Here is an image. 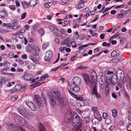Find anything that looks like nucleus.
Listing matches in <instances>:
<instances>
[{"label": "nucleus", "mask_w": 131, "mask_h": 131, "mask_svg": "<svg viewBox=\"0 0 131 131\" xmlns=\"http://www.w3.org/2000/svg\"><path fill=\"white\" fill-rule=\"evenodd\" d=\"M97 93V91L96 90V89L95 88V86H94V88H93L92 91V94L93 95H95Z\"/></svg>", "instance_id": "4c0bfd02"}, {"label": "nucleus", "mask_w": 131, "mask_h": 131, "mask_svg": "<svg viewBox=\"0 0 131 131\" xmlns=\"http://www.w3.org/2000/svg\"><path fill=\"white\" fill-rule=\"evenodd\" d=\"M38 24H36L32 26V28L33 30L35 31H38V29L37 28V27L38 26Z\"/></svg>", "instance_id": "2f4dec72"}, {"label": "nucleus", "mask_w": 131, "mask_h": 131, "mask_svg": "<svg viewBox=\"0 0 131 131\" xmlns=\"http://www.w3.org/2000/svg\"><path fill=\"white\" fill-rule=\"evenodd\" d=\"M52 5H51L50 4L48 3H46V2L45 1L44 6H45L47 8H49L50 6H52Z\"/></svg>", "instance_id": "72a5a7b5"}, {"label": "nucleus", "mask_w": 131, "mask_h": 131, "mask_svg": "<svg viewBox=\"0 0 131 131\" xmlns=\"http://www.w3.org/2000/svg\"><path fill=\"white\" fill-rule=\"evenodd\" d=\"M101 119H98L96 118H94L92 120V123L94 125L97 124L99 122L101 121Z\"/></svg>", "instance_id": "f3484780"}, {"label": "nucleus", "mask_w": 131, "mask_h": 131, "mask_svg": "<svg viewBox=\"0 0 131 131\" xmlns=\"http://www.w3.org/2000/svg\"><path fill=\"white\" fill-rule=\"evenodd\" d=\"M25 87H22L20 84L16 85L15 87V89L16 91H19L20 92H23L25 90Z\"/></svg>", "instance_id": "9b49d317"}, {"label": "nucleus", "mask_w": 131, "mask_h": 131, "mask_svg": "<svg viewBox=\"0 0 131 131\" xmlns=\"http://www.w3.org/2000/svg\"><path fill=\"white\" fill-rule=\"evenodd\" d=\"M7 126L9 129L12 131H19V130L20 131H27L24 127H19L12 123L8 124Z\"/></svg>", "instance_id": "0eeeda50"}, {"label": "nucleus", "mask_w": 131, "mask_h": 131, "mask_svg": "<svg viewBox=\"0 0 131 131\" xmlns=\"http://www.w3.org/2000/svg\"><path fill=\"white\" fill-rule=\"evenodd\" d=\"M124 14H121V13L119 14L117 16V18H120L123 16Z\"/></svg>", "instance_id": "680f3d73"}, {"label": "nucleus", "mask_w": 131, "mask_h": 131, "mask_svg": "<svg viewBox=\"0 0 131 131\" xmlns=\"http://www.w3.org/2000/svg\"><path fill=\"white\" fill-rule=\"evenodd\" d=\"M65 47H61L59 48V50L60 51L62 52L65 49Z\"/></svg>", "instance_id": "774afa93"}, {"label": "nucleus", "mask_w": 131, "mask_h": 131, "mask_svg": "<svg viewBox=\"0 0 131 131\" xmlns=\"http://www.w3.org/2000/svg\"><path fill=\"white\" fill-rule=\"evenodd\" d=\"M97 108L96 107H92V110L94 113L96 112H97Z\"/></svg>", "instance_id": "c03bdc74"}, {"label": "nucleus", "mask_w": 131, "mask_h": 131, "mask_svg": "<svg viewBox=\"0 0 131 131\" xmlns=\"http://www.w3.org/2000/svg\"><path fill=\"white\" fill-rule=\"evenodd\" d=\"M81 81L80 78L76 76L74 77L72 80V81L70 82L72 83H75L77 84H80Z\"/></svg>", "instance_id": "9d476101"}, {"label": "nucleus", "mask_w": 131, "mask_h": 131, "mask_svg": "<svg viewBox=\"0 0 131 131\" xmlns=\"http://www.w3.org/2000/svg\"><path fill=\"white\" fill-rule=\"evenodd\" d=\"M109 41L111 43L112 45H114L116 43L117 41L116 40H113L111 39V41H110L109 40Z\"/></svg>", "instance_id": "3c124183"}, {"label": "nucleus", "mask_w": 131, "mask_h": 131, "mask_svg": "<svg viewBox=\"0 0 131 131\" xmlns=\"http://www.w3.org/2000/svg\"><path fill=\"white\" fill-rule=\"evenodd\" d=\"M27 15V13H24L21 16V19H24L26 17V16Z\"/></svg>", "instance_id": "864d4df0"}, {"label": "nucleus", "mask_w": 131, "mask_h": 131, "mask_svg": "<svg viewBox=\"0 0 131 131\" xmlns=\"http://www.w3.org/2000/svg\"><path fill=\"white\" fill-rule=\"evenodd\" d=\"M10 8L13 10H14L15 9V7L14 5H11L9 6Z\"/></svg>", "instance_id": "8fccbe9b"}, {"label": "nucleus", "mask_w": 131, "mask_h": 131, "mask_svg": "<svg viewBox=\"0 0 131 131\" xmlns=\"http://www.w3.org/2000/svg\"><path fill=\"white\" fill-rule=\"evenodd\" d=\"M84 6V4L83 3H80L77 5L75 7L76 8L78 9H80L82 8H83Z\"/></svg>", "instance_id": "5701e85b"}, {"label": "nucleus", "mask_w": 131, "mask_h": 131, "mask_svg": "<svg viewBox=\"0 0 131 131\" xmlns=\"http://www.w3.org/2000/svg\"><path fill=\"white\" fill-rule=\"evenodd\" d=\"M34 103L31 101L27 102L26 104L33 111L36 110L37 108H39L40 106L43 107L47 105V102L46 98H43V101L40 96L38 95H35L34 96Z\"/></svg>", "instance_id": "f03ea898"}, {"label": "nucleus", "mask_w": 131, "mask_h": 131, "mask_svg": "<svg viewBox=\"0 0 131 131\" xmlns=\"http://www.w3.org/2000/svg\"><path fill=\"white\" fill-rule=\"evenodd\" d=\"M29 58L35 63L38 64H40L39 62L33 57L30 56L29 57Z\"/></svg>", "instance_id": "a211bd4d"}, {"label": "nucleus", "mask_w": 131, "mask_h": 131, "mask_svg": "<svg viewBox=\"0 0 131 131\" xmlns=\"http://www.w3.org/2000/svg\"><path fill=\"white\" fill-rule=\"evenodd\" d=\"M114 125L111 126L109 128V130H110L112 131L114 129Z\"/></svg>", "instance_id": "bf43d9fd"}, {"label": "nucleus", "mask_w": 131, "mask_h": 131, "mask_svg": "<svg viewBox=\"0 0 131 131\" xmlns=\"http://www.w3.org/2000/svg\"><path fill=\"white\" fill-rule=\"evenodd\" d=\"M76 110L78 113L79 114H81L83 112L81 111L80 109H76Z\"/></svg>", "instance_id": "052dcab7"}, {"label": "nucleus", "mask_w": 131, "mask_h": 131, "mask_svg": "<svg viewBox=\"0 0 131 131\" xmlns=\"http://www.w3.org/2000/svg\"><path fill=\"white\" fill-rule=\"evenodd\" d=\"M105 35V34L104 33L100 35V37L101 39H103L104 38Z\"/></svg>", "instance_id": "49530a36"}, {"label": "nucleus", "mask_w": 131, "mask_h": 131, "mask_svg": "<svg viewBox=\"0 0 131 131\" xmlns=\"http://www.w3.org/2000/svg\"><path fill=\"white\" fill-rule=\"evenodd\" d=\"M37 0H30L29 4L31 7H34L36 4Z\"/></svg>", "instance_id": "6ab92c4d"}, {"label": "nucleus", "mask_w": 131, "mask_h": 131, "mask_svg": "<svg viewBox=\"0 0 131 131\" xmlns=\"http://www.w3.org/2000/svg\"><path fill=\"white\" fill-rule=\"evenodd\" d=\"M126 81L128 83L131 84V71L128 72Z\"/></svg>", "instance_id": "4468645a"}, {"label": "nucleus", "mask_w": 131, "mask_h": 131, "mask_svg": "<svg viewBox=\"0 0 131 131\" xmlns=\"http://www.w3.org/2000/svg\"><path fill=\"white\" fill-rule=\"evenodd\" d=\"M4 26H6L7 27H8V30H7L8 31H11V30H9H9L10 29H12V28H13V25H12V24L10 23H5L4 24Z\"/></svg>", "instance_id": "412c9836"}, {"label": "nucleus", "mask_w": 131, "mask_h": 131, "mask_svg": "<svg viewBox=\"0 0 131 131\" xmlns=\"http://www.w3.org/2000/svg\"><path fill=\"white\" fill-rule=\"evenodd\" d=\"M78 32L77 31L75 32V34L74 35V37L75 39H77L79 37V35L78 34Z\"/></svg>", "instance_id": "a19ab883"}, {"label": "nucleus", "mask_w": 131, "mask_h": 131, "mask_svg": "<svg viewBox=\"0 0 131 131\" xmlns=\"http://www.w3.org/2000/svg\"><path fill=\"white\" fill-rule=\"evenodd\" d=\"M15 3L16 4V6L17 7H19L20 5V4L19 2L17 0H16L15 1Z\"/></svg>", "instance_id": "79ce46f5"}, {"label": "nucleus", "mask_w": 131, "mask_h": 131, "mask_svg": "<svg viewBox=\"0 0 131 131\" xmlns=\"http://www.w3.org/2000/svg\"><path fill=\"white\" fill-rule=\"evenodd\" d=\"M48 75L47 74H46L40 77V79L41 81H42L43 79H46V78H48Z\"/></svg>", "instance_id": "bb28decb"}, {"label": "nucleus", "mask_w": 131, "mask_h": 131, "mask_svg": "<svg viewBox=\"0 0 131 131\" xmlns=\"http://www.w3.org/2000/svg\"><path fill=\"white\" fill-rule=\"evenodd\" d=\"M0 15L1 16V15L4 16L6 17L8 16L7 13L5 10L0 12Z\"/></svg>", "instance_id": "cd10ccee"}, {"label": "nucleus", "mask_w": 131, "mask_h": 131, "mask_svg": "<svg viewBox=\"0 0 131 131\" xmlns=\"http://www.w3.org/2000/svg\"><path fill=\"white\" fill-rule=\"evenodd\" d=\"M119 54V51L117 50H115L112 52L111 53V55L113 57L115 58L118 57Z\"/></svg>", "instance_id": "2eb2a0df"}, {"label": "nucleus", "mask_w": 131, "mask_h": 131, "mask_svg": "<svg viewBox=\"0 0 131 131\" xmlns=\"http://www.w3.org/2000/svg\"><path fill=\"white\" fill-rule=\"evenodd\" d=\"M113 116L114 117H116L117 115V110L115 109H114L112 110Z\"/></svg>", "instance_id": "a878e982"}, {"label": "nucleus", "mask_w": 131, "mask_h": 131, "mask_svg": "<svg viewBox=\"0 0 131 131\" xmlns=\"http://www.w3.org/2000/svg\"><path fill=\"white\" fill-rule=\"evenodd\" d=\"M111 121V120L110 119L107 118L106 119L105 122L106 124H108Z\"/></svg>", "instance_id": "0e129e2a"}, {"label": "nucleus", "mask_w": 131, "mask_h": 131, "mask_svg": "<svg viewBox=\"0 0 131 131\" xmlns=\"http://www.w3.org/2000/svg\"><path fill=\"white\" fill-rule=\"evenodd\" d=\"M60 67V66H59L57 67H55L53 68L52 69L50 70V71H56Z\"/></svg>", "instance_id": "de8ad7c7"}, {"label": "nucleus", "mask_w": 131, "mask_h": 131, "mask_svg": "<svg viewBox=\"0 0 131 131\" xmlns=\"http://www.w3.org/2000/svg\"><path fill=\"white\" fill-rule=\"evenodd\" d=\"M18 117L21 120V122H20L21 124H24L26 123V120L24 118L20 116H19Z\"/></svg>", "instance_id": "b1692460"}, {"label": "nucleus", "mask_w": 131, "mask_h": 131, "mask_svg": "<svg viewBox=\"0 0 131 131\" xmlns=\"http://www.w3.org/2000/svg\"><path fill=\"white\" fill-rule=\"evenodd\" d=\"M127 129L128 131H131V124H129L127 127Z\"/></svg>", "instance_id": "5fc2aeb1"}, {"label": "nucleus", "mask_w": 131, "mask_h": 131, "mask_svg": "<svg viewBox=\"0 0 131 131\" xmlns=\"http://www.w3.org/2000/svg\"><path fill=\"white\" fill-rule=\"evenodd\" d=\"M16 60H18V62H19L21 65H22L24 64V61L23 60H20L19 59H16Z\"/></svg>", "instance_id": "13d9d810"}, {"label": "nucleus", "mask_w": 131, "mask_h": 131, "mask_svg": "<svg viewBox=\"0 0 131 131\" xmlns=\"http://www.w3.org/2000/svg\"><path fill=\"white\" fill-rule=\"evenodd\" d=\"M49 45V43L47 42L44 43L42 45V48L43 49H45Z\"/></svg>", "instance_id": "c85d7f7f"}, {"label": "nucleus", "mask_w": 131, "mask_h": 131, "mask_svg": "<svg viewBox=\"0 0 131 131\" xmlns=\"http://www.w3.org/2000/svg\"><path fill=\"white\" fill-rule=\"evenodd\" d=\"M22 58L24 59H26L27 58V56L26 54H23L22 56Z\"/></svg>", "instance_id": "e2e57ef3"}, {"label": "nucleus", "mask_w": 131, "mask_h": 131, "mask_svg": "<svg viewBox=\"0 0 131 131\" xmlns=\"http://www.w3.org/2000/svg\"><path fill=\"white\" fill-rule=\"evenodd\" d=\"M48 27L51 31H53L54 29V28L53 27L50 26H48Z\"/></svg>", "instance_id": "4d7b16f0"}, {"label": "nucleus", "mask_w": 131, "mask_h": 131, "mask_svg": "<svg viewBox=\"0 0 131 131\" xmlns=\"http://www.w3.org/2000/svg\"><path fill=\"white\" fill-rule=\"evenodd\" d=\"M89 32L92 36H94L96 34V33L94 32L93 30L91 29L89 30Z\"/></svg>", "instance_id": "09e8293b"}, {"label": "nucleus", "mask_w": 131, "mask_h": 131, "mask_svg": "<svg viewBox=\"0 0 131 131\" xmlns=\"http://www.w3.org/2000/svg\"><path fill=\"white\" fill-rule=\"evenodd\" d=\"M125 6L124 4H122L119 5L115 7V9L121 8L124 7Z\"/></svg>", "instance_id": "f704fd0d"}, {"label": "nucleus", "mask_w": 131, "mask_h": 131, "mask_svg": "<svg viewBox=\"0 0 131 131\" xmlns=\"http://www.w3.org/2000/svg\"><path fill=\"white\" fill-rule=\"evenodd\" d=\"M125 48L127 49L131 48V42L128 43L126 46Z\"/></svg>", "instance_id": "e433bc0d"}, {"label": "nucleus", "mask_w": 131, "mask_h": 131, "mask_svg": "<svg viewBox=\"0 0 131 131\" xmlns=\"http://www.w3.org/2000/svg\"><path fill=\"white\" fill-rule=\"evenodd\" d=\"M94 117L95 118H98V119H101V117L99 112H96L94 113Z\"/></svg>", "instance_id": "4be33fe9"}, {"label": "nucleus", "mask_w": 131, "mask_h": 131, "mask_svg": "<svg viewBox=\"0 0 131 131\" xmlns=\"http://www.w3.org/2000/svg\"><path fill=\"white\" fill-rule=\"evenodd\" d=\"M70 44L73 48H75L77 47V46L76 45V43L75 41H71L70 42Z\"/></svg>", "instance_id": "c756f323"}, {"label": "nucleus", "mask_w": 131, "mask_h": 131, "mask_svg": "<svg viewBox=\"0 0 131 131\" xmlns=\"http://www.w3.org/2000/svg\"><path fill=\"white\" fill-rule=\"evenodd\" d=\"M33 78V75L30 74H25L23 75V79L26 80L31 81Z\"/></svg>", "instance_id": "f8f14e48"}, {"label": "nucleus", "mask_w": 131, "mask_h": 131, "mask_svg": "<svg viewBox=\"0 0 131 131\" xmlns=\"http://www.w3.org/2000/svg\"><path fill=\"white\" fill-rule=\"evenodd\" d=\"M39 32L42 36L44 34V29L43 28L40 29L39 30Z\"/></svg>", "instance_id": "58836bf2"}, {"label": "nucleus", "mask_w": 131, "mask_h": 131, "mask_svg": "<svg viewBox=\"0 0 131 131\" xmlns=\"http://www.w3.org/2000/svg\"><path fill=\"white\" fill-rule=\"evenodd\" d=\"M18 111L19 113L24 117L28 119L29 118V117L25 113V111H24L21 108H19L18 109Z\"/></svg>", "instance_id": "ddd939ff"}, {"label": "nucleus", "mask_w": 131, "mask_h": 131, "mask_svg": "<svg viewBox=\"0 0 131 131\" xmlns=\"http://www.w3.org/2000/svg\"><path fill=\"white\" fill-rule=\"evenodd\" d=\"M112 61L113 62L117 63L119 61V60L118 59L116 58L113 59Z\"/></svg>", "instance_id": "338daca9"}, {"label": "nucleus", "mask_w": 131, "mask_h": 131, "mask_svg": "<svg viewBox=\"0 0 131 131\" xmlns=\"http://www.w3.org/2000/svg\"><path fill=\"white\" fill-rule=\"evenodd\" d=\"M24 8H27L29 7V5L28 3L26 2H23L22 4Z\"/></svg>", "instance_id": "473e14b6"}, {"label": "nucleus", "mask_w": 131, "mask_h": 131, "mask_svg": "<svg viewBox=\"0 0 131 131\" xmlns=\"http://www.w3.org/2000/svg\"><path fill=\"white\" fill-rule=\"evenodd\" d=\"M13 28H12V29H15L18 28H19V26L17 25H13Z\"/></svg>", "instance_id": "603ef678"}, {"label": "nucleus", "mask_w": 131, "mask_h": 131, "mask_svg": "<svg viewBox=\"0 0 131 131\" xmlns=\"http://www.w3.org/2000/svg\"><path fill=\"white\" fill-rule=\"evenodd\" d=\"M1 82L2 83H4L6 82L5 79L3 77H1Z\"/></svg>", "instance_id": "a18cd8bd"}, {"label": "nucleus", "mask_w": 131, "mask_h": 131, "mask_svg": "<svg viewBox=\"0 0 131 131\" xmlns=\"http://www.w3.org/2000/svg\"><path fill=\"white\" fill-rule=\"evenodd\" d=\"M116 75H119L121 79H122L124 77V72L121 70H119L117 71Z\"/></svg>", "instance_id": "dca6fc26"}, {"label": "nucleus", "mask_w": 131, "mask_h": 131, "mask_svg": "<svg viewBox=\"0 0 131 131\" xmlns=\"http://www.w3.org/2000/svg\"><path fill=\"white\" fill-rule=\"evenodd\" d=\"M4 66L6 68H8L10 66V63L7 61H5L4 62Z\"/></svg>", "instance_id": "c9c22d12"}, {"label": "nucleus", "mask_w": 131, "mask_h": 131, "mask_svg": "<svg viewBox=\"0 0 131 131\" xmlns=\"http://www.w3.org/2000/svg\"><path fill=\"white\" fill-rule=\"evenodd\" d=\"M107 117V115L106 113L104 112L103 114V117L104 119L106 118Z\"/></svg>", "instance_id": "6e6d98bb"}, {"label": "nucleus", "mask_w": 131, "mask_h": 131, "mask_svg": "<svg viewBox=\"0 0 131 131\" xmlns=\"http://www.w3.org/2000/svg\"><path fill=\"white\" fill-rule=\"evenodd\" d=\"M49 102L52 107L54 108L56 106L62 107L65 105L64 99L60 92L58 90L52 91L48 94Z\"/></svg>", "instance_id": "f257e3e1"}, {"label": "nucleus", "mask_w": 131, "mask_h": 131, "mask_svg": "<svg viewBox=\"0 0 131 131\" xmlns=\"http://www.w3.org/2000/svg\"><path fill=\"white\" fill-rule=\"evenodd\" d=\"M40 84L41 83L40 82H37L35 83H34L33 85V87H36L38 86H39Z\"/></svg>", "instance_id": "37998d69"}, {"label": "nucleus", "mask_w": 131, "mask_h": 131, "mask_svg": "<svg viewBox=\"0 0 131 131\" xmlns=\"http://www.w3.org/2000/svg\"><path fill=\"white\" fill-rule=\"evenodd\" d=\"M113 72L112 71H108L104 77V81L107 82L109 84H112L114 85L117 82L116 78H113Z\"/></svg>", "instance_id": "7ed1b4c3"}, {"label": "nucleus", "mask_w": 131, "mask_h": 131, "mask_svg": "<svg viewBox=\"0 0 131 131\" xmlns=\"http://www.w3.org/2000/svg\"><path fill=\"white\" fill-rule=\"evenodd\" d=\"M82 76L85 81V83L88 85H92L93 81L97 79L96 74L95 71H93L91 73L92 79H90L88 75L86 73H83Z\"/></svg>", "instance_id": "39448f33"}, {"label": "nucleus", "mask_w": 131, "mask_h": 131, "mask_svg": "<svg viewBox=\"0 0 131 131\" xmlns=\"http://www.w3.org/2000/svg\"><path fill=\"white\" fill-rule=\"evenodd\" d=\"M14 54L12 53H9L8 56L10 58H12L14 56Z\"/></svg>", "instance_id": "69168bd1"}, {"label": "nucleus", "mask_w": 131, "mask_h": 131, "mask_svg": "<svg viewBox=\"0 0 131 131\" xmlns=\"http://www.w3.org/2000/svg\"><path fill=\"white\" fill-rule=\"evenodd\" d=\"M52 52L51 51L49 50L47 51L46 52L44 57L45 60L48 62H50L51 60V58L52 57Z\"/></svg>", "instance_id": "1a4fd4ad"}, {"label": "nucleus", "mask_w": 131, "mask_h": 131, "mask_svg": "<svg viewBox=\"0 0 131 131\" xmlns=\"http://www.w3.org/2000/svg\"><path fill=\"white\" fill-rule=\"evenodd\" d=\"M68 90L71 95L73 97H75L76 94L72 92L75 93L78 92L80 89V87L78 84L69 82Z\"/></svg>", "instance_id": "20e7f679"}, {"label": "nucleus", "mask_w": 131, "mask_h": 131, "mask_svg": "<svg viewBox=\"0 0 131 131\" xmlns=\"http://www.w3.org/2000/svg\"><path fill=\"white\" fill-rule=\"evenodd\" d=\"M80 122V118L79 116L76 112H74L73 113V117L72 119V125L73 126H74L72 128V131H78L79 130V128L76 126Z\"/></svg>", "instance_id": "423d86ee"}, {"label": "nucleus", "mask_w": 131, "mask_h": 131, "mask_svg": "<svg viewBox=\"0 0 131 131\" xmlns=\"http://www.w3.org/2000/svg\"><path fill=\"white\" fill-rule=\"evenodd\" d=\"M75 97H74V98L77 99L78 100H79L78 102H80V101L82 100H83V98L82 97H77L76 95L75 96Z\"/></svg>", "instance_id": "ea45409f"}, {"label": "nucleus", "mask_w": 131, "mask_h": 131, "mask_svg": "<svg viewBox=\"0 0 131 131\" xmlns=\"http://www.w3.org/2000/svg\"><path fill=\"white\" fill-rule=\"evenodd\" d=\"M73 117V114L70 111L67 112L64 116V122L66 123H68L70 122Z\"/></svg>", "instance_id": "6e6552de"}, {"label": "nucleus", "mask_w": 131, "mask_h": 131, "mask_svg": "<svg viewBox=\"0 0 131 131\" xmlns=\"http://www.w3.org/2000/svg\"><path fill=\"white\" fill-rule=\"evenodd\" d=\"M90 120V117L89 116L85 117L84 119V123L87 124L89 122Z\"/></svg>", "instance_id": "7c9ffc66"}, {"label": "nucleus", "mask_w": 131, "mask_h": 131, "mask_svg": "<svg viewBox=\"0 0 131 131\" xmlns=\"http://www.w3.org/2000/svg\"><path fill=\"white\" fill-rule=\"evenodd\" d=\"M25 112L28 116V115L32 117L34 115L29 110L26 109L25 110Z\"/></svg>", "instance_id": "aec40b11"}, {"label": "nucleus", "mask_w": 131, "mask_h": 131, "mask_svg": "<svg viewBox=\"0 0 131 131\" xmlns=\"http://www.w3.org/2000/svg\"><path fill=\"white\" fill-rule=\"evenodd\" d=\"M40 131H46L44 126L41 124H40L39 126Z\"/></svg>", "instance_id": "393cba45"}]
</instances>
